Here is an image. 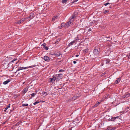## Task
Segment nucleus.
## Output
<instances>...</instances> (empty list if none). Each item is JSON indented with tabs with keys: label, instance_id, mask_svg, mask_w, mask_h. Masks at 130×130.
<instances>
[{
	"label": "nucleus",
	"instance_id": "obj_20",
	"mask_svg": "<svg viewBox=\"0 0 130 130\" xmlns=\"http://www.w3.org/2000/svg\"><path fill=\"white\" fill-rule=\"evenodd\" d=\"M109 12V11L107 10H104L103 11V12L104 13L106 14L107 13H108Z\"/></svg>",
	"mask_w": 130,
	"mask_h": 130
},
{
	"label": "nucleus",
	"instance_id": "obj_3",
	"mask_svg": "<svg viewBox=\"0 0 130 130\" xmlns=\"http://www.w3.org/2000/svg\"><path fill=\"white\" fill-rule=\"evenodd\" d=\"M35 66H29V67H19L18 68V69L17 70V72L19 71L20 70H22L23 69H27L28 68H33V67H34Z\"/></svg>",
	"mask_w": 130,
	"mask_h": 130
},
{
	"label": "nucleus",
	"instance_id": "obj_2",
	"mask_svg": "<svg viewBox=\"0 0 130 130\" xmlns=\"http://www.w3.org/2000/svg\"><path fill=\"white\" fill-rule=\"evenodd\" d=\"M100 52V48L98 47H96L93 51V53L96 55H98L99 54Z\"/></svg>",
	"mask_w": 130,
	"mask_h": 130
},
{
	"label": "nucleus",
	"instance_id": "obj_41",
	"mask_svg": "<svg viewBox=\"0 0 130 130\" xmlns=\"http://www.w3.org/2000/svg\"><path fill=\"white\" fill-rule=\"evenodd\" d=\"M109 40L107 39V40Z\"/></svg>",
	"mask_w": 130,
	"mask_h": 130
},
{
	"label": "nucleus",
	"instance_id": "obj_35",
	"mask_svg": "<svg viewBox=\"0 0 130 130\" xmlns=\"http://www.w3.org/2000/svg\"><path fill=\"white\" fill-rule=\"evenodd\" d=\"M84 51L85 52H87L88 51V50L87 49H85V50H84Z\"/></svg>",
	"mask_w": 130,
	"mask_h": 130
},
{
	"label": "nucleus",
	"instance_id": "obj_26",
	"mask_svg": "<svg viewBox=\"0 0 130 130\" xmlns=\"http://www.w3.org/2000/svg\"><path fill=\"white\" fill-rule=\"evenodd\" d=\"M39 103V102H38V101H36V102H35L33 104L34 105H36L37 104H38Z\"/></svg>",
	"mask_w": 130,
	"mask_h": 130
},
{
	"label": "nucleus",
	"instance_id": "obj_29",
	"mask_svg": "<svg viewBox=\"0 0 130 130\" xmlns=\"http://www.w3.org/2000/svg\"><path fill=\"white\" fill-rule=\"evenodd\" d=\"M46 44L45 43H44L42 44V46L43 48H44V47H45L46 46Z\"/></svg>",
	"mask_w": 130,
	"mask_h": 130
},
{
	"label": "nucleus",
	"instance_id": "obj_37",
	"mask_svg": "<svg viewBox=\"0 0 130 130\" xmlns=\"http://www.w3.org/2000/svg\"><path fill=\"white\" fill-rule=\"evenodd\" d=\"M73 62L75 64L77 62H76V61H74Z\"/></svg>",
	"mask_w": 130,
	"mask_h": 130
},
{
	"label": "nucleus",
	"instance_id": "obj_18",
	"mask_svg": "<svg viewBox=\"0 0 130 130\" xmlns=\"http://www.w3.org/2000/svg\"><path fill=\"white\" fill-rule=\"evenodd\" d=\"M116 118H118L117 117H114L111 118V119L110 120L111 121H114Z\"/></svg>",
	"mask_w": 130,
	"mask_h": 130
},
{
	"label": "nucleus",
	"instance_id": "obj_19",
	"mask_svg": "<svg viewBox=\"0 0 130 130\" xmlns=\"http://www.w3.org/2000/svg\"><path fill=\"white\" fill-rule=\"evenodd\" d=\"M10 104H9L8 105V106H7L6 108H5V110H4L5 111H6V110H7L10 107Z\"/></svg>",
	"mask_w": 130,
	"mask_h": 130
},
{
	"label": "nucleus",
	"instance_id": "obj_25",
	"mask_svg": "<svg viewBox=\"0 0 130 130\" xmlns=\"http://www.w3.org/2000/svg\"><path fill=\"white\" fill-rule=\"evenodd\" d=\"M68 0H62V3H66Z\"/></svg>",
	"mask_w": 130,
	"mask_h": 130
},
{
	"label": "nucleus",
	"instance_id": "obj_9",
	"mask_svg": "<svg viewBox=\"0 0 130 130\" xmlns=\"http://www.w3.org/2000/svg\"><path fill=\"white\" fill-rule=\"evenodd\" d=\"M34 16V13H31L29 17H27L26 19H28V18H30V19H32Z\"/></svg>",
	"mask_w": 130,
	"mask_h": 130
},
{
	"label": "nucleus",
	"instance_id": "obj_21",
	"mask_svg": "<svg viewBox=\"0 0 130 130\" xmlns=\"http://www.w3.org/2000/svg\"><path fill=\"white\" fill-rule=\"evenodd\" d=\"M110 4L109 3H107L104 4V5L105 6H107V5H108V4H109V8H110L111 7Z\"/></svg>",
	"mask_w": 130,
	"mask_h": 130
},
{
	"label": "nucleus",
	"instance_id": "obj_27",
	"mask_svg": "<svg viewBox=\"0 0 130 130\" xmlns=\"http://www.w3.org/2000/svg\"><path fill=\"white\" fill-rule=\"evenodd\" d=\"M64 70H62V69H61V70H60L59 71V72H64Z\"/></svg>",
	"mask_w": 130,
	"mask_h": 130
},
{
	"label": "nucleus",
	"instance_id": "obj_13",
	"mask_svg": "<svg viewBox=\"0 0 130 130\" xmlns=\"http://www.w3.org/2000/svg\"><path fill=\"white\" fill-rule=\"evenodd\" d=\"M120 80H121L120 78H118L116 80V82H115V83L116 84H118L120 82Z\"/></svg>",
	"mask_w": 130,
	"mask_h": 130
},
{
	"label": "nucleus",
	"instance_id": "obj_4",
	"mask_svg": "<svg viewBox=\"0 0 130 130\" xmlns=\"http://www.w3.org/2000/svg\"><path fill=\"white\" fill-rule=\"evenodd\" d=\"M50 79V82H54L55 80L57 79L56 77V75H54L53 76L52 78H50L49 79Z\"/></svg>",
	"mask_w": 130,
	"mask_h": 130
},
{
	"label": "nucleus",
	"instance_id": "obj_16",
	"mask_svg": "<svg viewBox=\"0 0 130 130\" xmlns=\"http://www.w3.org/2000/svg\"><path fill=\"white\" fill-rule=\"evenodd\" d=\"M130 95V94L129 93H127L126 94L124 95V96H125L124 97L125 98V97H128Z\"/></svg>",
	"mask_w": 130,
	"mask_h": 130
},
{
	"label": "nucleus",
	"instance_id": "obj_38",
	"mask_svg": "<svg viewBox=\"0 0 130 130\" xmlns=\"http://www.w3.org/2000/svg\"><path fill=\"white\" fill-rule=\"evenodd\" d=\"M76 57H77L79 56V55H77L75 56Z\"/></svg>",
	"mask_w": 130,
	"mask_h": 130
},
{
	"label": "nucleus",
	"instance_id": "obj_6",
	"mask_svg": "<svg viewBox=\"0 0 130 130\" xmlns=\"http://www.w3.org/2000/svg\"><path fill=\"white\" fill-rule=\"evenodd\" d=\"M56 77L57 79H62L63 77V75L62 74H56Z\"/></svg>",
	"mask_w": 130,
	"mask_h": 130
},
{
	"label": "nucleus",
	"instance_id": "obj_14",
	"mask_svg": "<svg viewBox=\"0 0 130 130\" xmlns=\"http://www.w3.org/2000/svg\"><path fill=\"white\" fill-rule=\"evenodd\" d=\"M58 18L57 16H54L52 18V21H55L56 19H57Z\"/></svg>",
	"mask_w": 130,
	"mask_h": 130
},
{
	"label": "nucleus",
	"instance_id": "obj_15",
	"mask_svg": "<svg viewBox=\"0 0 130 130\" xmlns=\"http://www.w3.org/2000/svg\"><path fill=\"white\" fill-rule=\"evenodd\" d=\"M64 26V25L63 23H62L60 25L59 27V28L60 29H61L62 27Z\"/></svg>",
	"mask_w": 130,
	"mask_h": 130
},
{
	"label": "nucleus",
	"instance_id": "obj_1",
	"mask_svg": "<svg viewBox=\"0 0 130 130\" xmlns=\"http://www.w3.org/2000/svg\"><path fill=\"white\" fill-rule=\"evenodd\" d=\"M76 17L75 15L74 14L72 15L70 18L69 20V22L66 23L67 26H70V25L72 23L74 20V18Z\"/></svg>",
	"mask_w": 130,
	"mask_h": 130
},
{
	"label": "nucleus",
	"instance_id": "obj_8",
	"mask_svg": "<svg viewBox=\"0 0 130 130\" xmlns=\"http://www.w3.org/2000/svg\"><path fill=\"white\" fill-rule=\"evenodd\" d=\"M44 60L47 62H49L50 61V59L47 56H45L43 57Z\"/></svg>",
	"mask_w": 130,
	"mask_h": 130
},
{
	"label": "nucleus",
	"instance_id": "obj_10",
	"mask_svg": "<svg viewBox=\"0 0 130 130\" xmlns=\"http://www.w3.org/2000/svg\"><path fill=\"white\" fill-rule=\"evenodd\" d=\"M28 88L26 87L23 90V92L24 94L25 93L28 91Z\"/></svg>",
	"mask_w": 130,
	"mask_h": 130
},
{
	"label": "nucleus",
	"instance_id": "obj_12",
	"mask_svg": "<svg viewBox=\"0 0 130 130\" xmlns=\"http://www.w3.org/2000/svg\"><path fill=\"white\" fill-rule=\"evenodd\" d=\"M75 42V41H73L71 42H70L69 43V44L68 46H70L71 45H73L74 44V43Z\"/></svg>",
	"mask_w": 130,
	"mask_h": 130
},
{
	"label": "nucleus",
	"instance_id": "obj_34",
	"mask_svg": "<svg viewBox=\"0 0 130 130\" xmlns=\"http://www.w3.org/2000/svg\"><path fill=\"white\" fill-rule=\"evenodd\" d=\"M91 31V29L90 28L88 30V31L89 32L90 31Z\"/></svg>",
	"mask_w": 130,
	"mask_h": 130
},
{
	"label": "nucleus",
	"instance_id": "obj_5",
	"mask_svg": "<svg viewBox=\"0 0 130 130\" xmlns=\"http://www.w3.org/2000/svg\"><path fill=\"white\" fill-rule=\"evenodd\" d=\"M26 19L24 18H22L21 20H19L18 22H16V23L17 24H20L22 23H23L25 21Z\"/></svg>",
	"mask_w": 130,
	"mask_h": 130
},
{
	"label": "nucleus",
	"instance_id": "obj_39",
	"mask_svg": "<svg viewBox=\"0 0 130 130\" xmlns=\"http://www.w3.org/2000/svg\"><path fill=\"white\" fill-rule=\"evenodd\" d=\"M19 124V122H18L17 123V124Z\"/></svg>",
	"mask_w": 130,
	"mask_h": 130
},
{
	"label": "nucleus",
	"instance_id": "obj_33",
	"mask_svg": "<svg viewBox=\"0 0 130 130\" xmlns=\"http://www.w3.org/2000/svg\"><path fill=\"white\" fill-rule=\"evenodd\" d=\"M115 129H116L115 127L111 128V129H112V130H115Z\"/></svg>",
	"mask_w": 130,
	"mask_h": 130
},
{
	"label": "nucleus",
	"instance_id": "obj_24",
	"mask_svg": "<svg viewBox=\"0 0 130 130\" xmlns=\"http://www.w3.org/2000/svg\"><path fill=\"white\" fill-rule=\"evenodd\" d=\"M36 94V93H32L31 94V95L32 97H34L35 96V95Z\"/></svg>",
	"mask_w": 130,
	"mask_h": 130
},
{
	"label": "nucleus",
	"instance_id": "obj_17",
	"mask_svg": "<svg viewBox=\"0 0 130 130\" xmlns=\"http://www.w3.org/2000/svg\"><path fill=\"white\" fill-rule=\"evenodd\" d=\"M100 103L99 102H97V103L94 105V107H96Z\"/></svg>",
	"mask_w": 130,
	"mask_h": 130
},
{
	"label": "nucleus",
	"instance_id": "obj_36",
	"mask_svg": "<svg viewBox=\"0 0 130 130\" xmlns=\"http://www.w3.org/2000/svg\"><path fill=\"white\" fill-rule=\"evenodd\" d=\"M78 0H74L73 2H75L77 1Z\"/></svg>",
	"mask_w": 130,
	"mask_h": 130
},
{
	"label": "nucleus",
	"instance_id": "obj_23",
	"mask_svg": "<svg viewBox=\"0 0 130 130\" xmlns=\"http://www.w3.org/2000/svg\"><path fill=\"white\" fill-rule=\"evenodd\" d=\"M28 104H22V106H28Z\"/></svg>",
	"mask_w": 130,
	"mask_h": 130
},
{
	"label": "nucleus",
	"instance_id": "obj_28",
	"mask_svg": "<svg viewBox=\"0 0 130 130\" xmlns=\"http://www.w3.org/2000/svg\"><path fill=\"white\" fill-rule=\"evenodd\" d=\"M44 48L46 50H47L48 49V47L47 46H46L45 47H44Z\"/></svg>",
	"mask_w": 130,
	"mask_h": 130
},
{
	"label": "nucleus",
	"instance_id": "obj_31",
	"mask_svg": "<svg viewBox=\"0 0 130 130\" xmlns=\"http://www.w3.org/2000/svg\"><path fill=\"white\" fill-rule=\"evenodd\" d=\"M78 37H76V39H75V40H74V41H75V42H76L77 40H79V39H78Z\"/></svg>",
	"mask_w": 130,
	"mask_h": 130
},
{
	"label": "nucleus",
	"instance_id": "obj_11",
	"mask_svg": "<svg viewBox=\"0 0 130 130\" xmlns=\"http://www.w3.org/2000/svg\"><path fill=\"white\" fill-rule=\"evenodd\" d=\"M10 80L9 79H8L6 81H4L3 83V84L4 85H6L9 82H10Z\"/></svg>",
	"mask_w": 130,
	"mask_h": 130
},
{
	"label": "nucleus",
	"instance_id": "obj_40",
	"mask_svg": "<svg viewBox=\"0 0 130 130\" xmlns=\"http://www.w3.org/2000/svg\"><path fill=\"white\" fill-rule=\"evenodd\" d=\"M37 91H35V93H37Z\"/></svg>",
	"mask_w": 130,
	"mask_h": 130
},
{
	"label": "nucleus",
	"instance_id": "obj_32",
	"mask_svg": "<svg viewBox=\"0 0 130 130\" xmlns=\"http://www.w3.org/2000/svg\"><path fill=\"white\" fill-rule=\"evenodd\" d=\"M107 130H112L111 127H108L107 128Z\"/></svg>",
	"mask_w": 130,
	"mask_h": 130
},
{
	"label": "nucleus",
	"instance_id": "obj_7",
	"mask_svg": "<svg viewBox=\"0 0 130 130\" xmlns=\"http://www.w3.org/2000/svg\"><path fill=\"white\" fill-rule=\"evenodd\" d=\"M61 54V53L59 51H57L55 52V56L56 57H58Z\"/></svg>",
	"mask_w": 130,
	"mask_h": 130
},
{
	"label": "nucleus",
	"instance_id": "obj_30",
	"mask_svg": "<svg viewBox=\"0 0 130 130\" xmlns=\"http://www.w3.org/2000/svg\"><path fill=\"white\" fill-rule=\"evenodd\" d=\"M17 60V59L16 58H14V59L13 60H12L11 62H13L15 60Z\"/></svg>",
	"mask_w": 130,
	"mask_h": 130
},
{
	"label": "nucleus",
	"instance_id": "obj_22",
	"mask_svg": "<svg viewBox=\"0 0 130 130\" xmlns=\"http://www.w3.org/2000/svg\"><path fill=\"white\" fill-rule=\"evenodd\" d=\"M110 61V60L109 59H107L106 60V63H109Z\"/></svg>",
	"mask_w": 130,
	"mask_h": 130
}]
</instances>
